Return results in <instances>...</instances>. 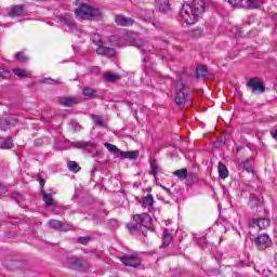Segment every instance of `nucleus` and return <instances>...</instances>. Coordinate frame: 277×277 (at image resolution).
I'll use <instances>...</instances> for the list:
<instances>
[{
    "label": "nucleus",
    "instance_id": "obj_21",
    "mask_svg": "<svg viewBox=\"0 0 277 277\" xmlns=\"http://www.w3.org/2000/svg\"><path fill=\"white\" fill-rule=\"evenodd\" d=\"M217 172H219V176L220 179H227L228 177V169L226 168V166L222 162H219L217 166Z\"/></svg>",
    "mask_w": 277,
    "mask_h": 277
},
{
    "label": "nucleus",
    "instance_id": "obj_8",
    "mask_svg": "<svg viewBox=\"0 0 277 277\" xmlns=\"http://www.w3.org/2000/svg\"><path fill=\"white\" fill-rule=\"evenodd\" d=\"M176 90H179V92L175 95V103L179 106L184 105V103H187V97H185V93L183 92V90H185L183 80L177 81Z\"/></svg>",
    "mask_w": 277,
    "mask_h": 277
},
{
    "label": "nucleus",
    "instance_id": "obj_37",
    "mask_svg": "<svg viewBox=\"0 0 277 277\" xmlns=\"http://www.w3.org/2000/svg\"><path fill=\"white\" fill-rule=\"evenodd\" d=\"M0 77L1 79H10L12 77V72L3 67H0Z\"/></svg>",
    "mask_w": 277,
    "mask_h": 277
},
{
    "label": "nucleus",
    "instance_id": "obj_3",
    "mask_svg": "<svg viewBox=\"0 0 277 277\" xmlns=\"http://www.w3.org/2000/svg\"><path fill=\"white\" fill-rule=\"evenodd\" d=\"M233 8H243L246 10H256L261 5L259 0H226Z\"/></svg>",
    "mask_w": 277,
    "mask_h": 277
},
{
    "label": "nucleus",
    "instance_id": "obj_46",
    "mask_svg": "<svg viewBox=\"0 0 277 277\" xmlns=\"http://www.w3.org/2000/svg\"><path fill=\"white\" fill-rule=\"evenodd\" d=\"M14 237H16V233H12V234L8 233L6 234L8 239H14Z\"/></svg>",
    "mask_w": 277,
    "mask_h": 277
},
{
    "label": "nucleus",
    "instance_id": "obj_4",
    "mask_svg": "<svg viewBox=\"0 0 277 277\" xmlns=\"http://www.w3.org/2000/svg\"><path fill=\"white\" fill-rule=\"evenodd\" d=\"M120 261L126 267H140V255L137 253L124 254L120 258Z\"/></svg>",
    "mask_w": 277,
    "mask_h": 277
},
{
    "label": "nucleus",
    "instance_id": "obj_12",
    "mask_svg": "<svg viewBox=\"0 0 277 277\" xmlns=\"http://www.w3.org/2000/svg\"><path fill=\"white\" fill-rule=\"evenodd\" d=\"M11 18H16L17 16H25V5L17 4L11 8L9 12Z\"/></svg>",
    "mask_w": 277,
    "mask_h": 277
},
{
    "label": "nucleus",
    "instance_id": "obj_52",
    "mask_svg": "<svg viewBox=\"0 0 277 277\" xmlns=\"http://www.w3.org/2000/svg\"><path fill=\"white\" fill-rule=\"evenodd\" d=\"M275 23L277 24V13L273 16Z\"/></svg>",
    "mask_w": 277,
    "mask_h": 277
},
{
    "label": "nucleus",
    "instance_id": "obj_29",
    "mask_svg": "<svg viewBox=\"0 0 277 277\" xmlns=\"http://www.w3.org/2000/svg\"><path fill=\"white\" fill-rule=\"evenodd\" d=\"M6 122L10 127H16V124H18L19 120H18V115H10L9 117L5 118Z\"/></svg>",
    "mask_w": 277,
    "mask_h": 277
},
{
    "label": "nucleus",
    "instance_id": "obj_17",
    "mask_svg": "<svg viewBox=\"0 0 277 277\" xmlns=\"http://www.w3.org/2000/svg\"><path fill=\"white\" fill-rule=\"evenodd\" d=\"M41 196L43 198V202H45L48 207H55V200H53V195L48 194L47 190L42 189Z\"/></svg>",
    "mask_w": 277,
    "mask_h": 277
},
{
    "label": "nucleus",
    "instance_id": "obj_20",
    "mask_svg": "<svg viewBox=\"0 0 277 277\" xmlns=\"http://www.w3.org/2000/svg\"><path fill=\"white\" fill-rule=\"evenodd\" d=\"M133 220L135 223H129L127 225V228L130 230V233L137 230V226H140V214H134Z\"/></svg>",
    "mask_w": 277,
    "mask_h": 277
},
{
    "label": "nucleus",
    "instance_id": "obj_50",
    "mask_svg": "<svg viewBox=\"0 0 277 277\" xmlns=\"http://www.w3.org/2000/svg\"><path fill=\"white\" fill-rule=\"evenodd\" d=\"M203 243H207V239L201 238V239L199 240V245H203Z\"/></svg>",
    "mask_w": 277,
    "mask_h": 277
},
{
    "label": "nucleus",
    "instance_id": "obj_11",
    "mask_svg": "<svg viewBox=\"0 0 277 277\" xmlns=\"http://www.w3.org/2000/svg\"><path fill=\"white\" fill-rule=\"evenodd\" d=\"M154 18H155V13L151 10H146V9L141 10V19H143L144 23L155 26Z\"/></svg>",
    "mask_w": 277,
    "mask_h": 277
},
{
    "label": "nucleus",
    "instance_id": "obj_34",
    "mask_svg": "<svg viewBox=\"0 0 277 277\" xmlns=\"http://www.w3.org/2000/svg\"><path fill=\"white\" fill-rule=\"evenodd\" d=\"M173 174L181 179V181H185L187 179V169L176 170Z\"/></svg>",
    "mask_w": 277,
    "mask_h": 277
},
{
    "label": "nucleus",
    "instance_id": "obj_55",
    "mask_svg": "<svg viewBox=\"0 0 277 277\" xmlns=\"http://www.w3.org/2000/svg\"><path fill=\"white\" fill-rule=\"evenodd\" d=\"M0 226H2L1 222H0Z\"/></svg>",
    "mask_w": 277,
    "mask_h": 277
},
{
    "label": "nucleus",
    "instance_id": "obj_15",
    "mask_svg": "<svg viewBox=\"0 0 277 277\" xmlns=\"http://www.w3.org/2000/svg\"><path fill=\"white\" fill-rule=\"evenodd\" d=\"M140 222L141 226L144 228H150V226H153V219L148 213L141 214Z\"/></svg>",
    "mask_w": 277,
    "mask_h": 277
},
{
    "label": "nucleus",
    "instance_id": "obj_47",
    "mask_svg": "<svg viewBox=\"0 0 277 277\" xmlns=\"http://www.w3.org/2000/svg\"><path fill=\"white\" fill-rule=\"evenodd\" d=\"M43 83H53V79H51V78H45V79L43 80Z\"/></svg>",
    "mask_w": 277,
    "mask_h": 277
},
{
    "label": "nucleus",
    "instance_id": "obj_25",
    "mask_svg": "<svg viewBox=\"0 0 277 277\" xmlns=\"http://www.w3.org/2000/svg\"><path fill=\"white\" fill-rule=\"evenodd\" d=\"M162 243L163 246H170L172 243V234L168 229H164L162 233Z\"/></svg>",
    "mask_w": 277,
    "mask_h": 277
},
{
    "label": "nucleus",
    "instance_id": "obj_23",
    "mask_svg": "<svg viewBox=\"0 0 277 277\" xmlns=\"http://www.w3.org/2000/svg\"><path fill=\"white\" fill-rule=\"evenodd\" d=\"M104 79L110 83H116V81H120V75L118 74H110V72H105L104 74Z\"/></svg>",
    "mask_w": 277,
    "mask_h": 277
},
{
    "label": "nucleus",
    "instance_id": "obj_53",
    "mask_svg": "<svg viewBox=\"0 0 277 277\" xmlns=\"http://www.w3.org/2000/svg\"><path fill=\"white\" fill-rule=\"evenodd\" d=\"M133 187H135V189H137V187H138V186H137V183H134V184H133Z\"/></svg>",
    "mask_w": 277,
    "mask_h": 277
},
{
    "label": "nucleus",
    "instance_id": "obj_40",
    "mask_svg": "<svg viewBox=\"0 0 277 277\" xmlns=\"http://www.w3.org/2000/svg\"><path fill=\"white\" fill-rule=\"evenodd\" d=\"M92 40H93L94 44H96V47H100L101 44H103V39L101 38V35H98V34H94L92 36Z\"/></svg>",
    "mask_w": 277,
    "mask_h": 277
},
{
    "label": "nucleus",
    "instance_id": "obj_18",
    "mask_svg": "<svg viewBox=\"0 0 277 277\" xmlns=\"http://www.w3.org/2000/svg\"><path fill=\"white\" fill-rule=\"evenodd\" d=\"M58 21L63 25H66V27H69V29H75V27H77V24L75 23V21H72V18L68 16H58Z\"/></svg>",
    "mask_w": 277,
    "mask_h": 277
},
{
    "label": "nucleus",
    "instance_id": "obj_13",
    "mask_svg": "<svg viewBox=\"0 0 277 277\" xmlns=\"http://www.w3.org/2000/svg\"><path fill=\"white\" fill-rule=\"evenodd\" d=\"M67 263L74 267V269L76 271H81L85 267V262L81 259H77V258H69L67 259Z\"/></svg>",
    "mask_w": 277,
    "mask_h": 277
},
{
    "label": "nucleus",
    "instance_id": "obj_5",
    "mask_svg": "<svg viewBox=\"0 0 277 277\" xmlns=\"http://www.w3.org/2000/svg\"><path fill=\"white\" fill-rule=\"evenodd\" d=\"M247 85L251 88L253 94H263V92H265V84H263V81L258 77L251 78Z\"/></svg>",
    "mask_w": 277,
    "mask_h": 277
},
{
    "label": "nucleus",
    "instance_id": "obj_19",
    "mask_svg": "<svg viewBox=\"0 0 277 277\" xmlns=\"http://www.w3.org/2000/svg\"><path fill=\"white\" fill-rule=\"evenodd\" d=\"M156 5L159 8L160 12H170L169 0H156Z\"/></svg>",
    "mask_w": 277,
    "mask_h": 277
},
{
    "label": "nucleus",
    "instance_id": "obj_41",
    "mask_svg": "<svg viewBox=\"0 0 277 277\" xmlns=\"http://www.w3.org/2000/svg\"><path fill=\"white\" fill-rule=\"evenodd\" d=\"M83 94H84V96H89V97L96 96V90L90 89V88H85L83 90Z\"/></svg>",
    "mask_w": 277,
    "mask_h": 277
},
{
    "label": "nucleus",
    "instance_id": "obj_48",
    "mask_svg": "<svg viewBox=\"0 0 277 277\" xmlns=\"http://www.w3.org/2000/svg\"><path fill=\"white\" fill-rule=\"evenodd\" d=\"M161 189H163L164 192H167V194H170V188L163 186V185H160Z\"/></svg>",
    "mask_w": 277,
    "mask_h": 277
},
{
    "label": "nucleus",
    "instance_id": "obj_6",
    "mask_svg": "<svg viewBox=\"0 0 277 277\" xmlns=\"http://www.w3.org/2000/svg\"><path fill=\"white\" fill-rule=\"evenodd\" d=\"M255 246L258 250H267V248L272 247V238H269V235L267 234H262L258 236Z\"/></svg>",
    "mask_w": 277,
    "mask_h": 277
},
{
    "label": "nucleus",
    "instance_id": "obj_1",
    "mask_svg": "<svg viewBox=\"0 0 277 277\" xmlns=\"http://www.w3.org/2000/svg\"><path fill=\"white\" fill-rule=\"evenodd\" d=\"M205 14V0H194L193 4H183L181 16L187 25H194Z\"/></svg>",
    "mask_w": 277,
    "mask_h": 277
},
{
    "label": "nucleus",
    "instance_id": "obj_16",
    "mask_svg": "<svg viewBox=\"0 0 277 277\" xmlns=\"http://www.w3.org/2000/svg\"><path fill=\"white\" fill-rule=\"evenodd\" d=\"M79 101L76 97H62L60 100V104L63 105V107H72L74 105H77Z\"/></svg>",
    "mask_w": 277,
    "mask_h": 277
},
{
    "label": "nucleus",
    "instance_id": "obj_49",
    "mask_svg": "<svg viewBox=\"0 0 277 277\" xmlns=\"http://www.w3.org/2000/svg\"><path fill=\"white\" fill-rule=\"evenodd\" d=\"M197 34V36H202V30L201 29H197L195 30V35Z\"/></svg>",
    "mask_w": 277,
    "mask_h": 277
},
{
    "label": "nucleus",
    "instance_id": "obj_54",
    "mask_svg": "<svg viewBox=\"0 0 277 277\" xmlns=\"http://www.w3.org/2000/svg\"><path fill=\"white\" fill-rule=\"evenodd\" d=\"M189 105H192V100H188Z\"/></svg>",
    "mask_w": 277,
    "mask_h": 277
},
{
    "label": "nucleus",
    "instance_id": "obj_36",
    "mask_svg": "<svg viewBox=\"0 0 277 277\" xmlns=\"http://www.w3.org/2000/svg\"><path fill=\"white\" fill-rule=\"evenodd\" d=\"M15 60L22 63L29 62V57L25 55V52H17Z\"/></svg>",
    "mask_w": 277,
    "mask_h": 277
},
{
    "label": "nucleus",
    "instance_id": "obj_14",
    "mask_svg": "<svg viewBox=\"0 0 277 277\" xmlns=\"http://www.w3.org/2000/svg\"><path fill=\"white\" fill-rule=\"evenodd\" d=\"M153 205H155V197H153V195L147 194L145 197H143L142 207L144 209L150 211V209H153Z\"/></svg>",
    "mask_w": 277,
    "mask_h": 277
},
{
    "label": "nucleus",
    "instance_id": "obj_22",
    "mask_svg": "<svg viewBox=\"0 0 277 277\" xmlns=\"http://www.w3.org/2000/svg\"><path fill=\"white\" fill-rule=\"evenodd\" d=\"M255 224L260 230H265L266 228H269L271 221L269 219H258Z\"/></svg>",
    "mask_w": 277,
    "mask_h": 277
},
{
    "label": "nucleus",
    "instance_id": "obj_9",
    "mask_svg": "<svg viewBox=\"0 0 277 277\" xmlns=\"http://www.w3.org/2000/svg\"><path fill=\"white\" fill-rule=\"evenodd\" d=\"M115 23L116 25H119V27H131L135 23V19L123 15H117L115 16Z\"/></svg>",
    "mask_w": 277,
    "mask_h": 277
},
{
    "label": "nucleus",
    "instance_id": "obj_35",
    "mask_svg": "<svg viewBox=\"0 0 277 277\" xmlns=\"http://www.w3.org/2000/svg\"><path fill=\"white\" fill-rule=\"evenodd\" d=\"M150 174H153V176H156L157 174H159V167L157 166V161L151 160L150 161Z\"/></svg>",
    "mask_w": 277,
    "mask_h": 277
},
{
    "label": "nucleus",
    "instance_id": "obj_31",
    "mask_svg": "<svg viewBox=\"0 0 277 277\" xmlns=\"http://www.w3.org/2000/svg\"><path fill=\"white\" fill-rule=\"evenodd\" d=\"M209 75V70L205 66L197 68V79H205Z\"/></svg>",
    "mask_w": 277,
    "mask_h": 277
},
{
    "label": "nucleus",
    "instance_id": "obj_24",
    "mask_svg": "<svg viewBox=\"0 0 277 277\" xmlns=\"http://www.w3.org/2000/svg\"><path fill=\"white\" fill-rule=\"evenodd\" d=\"M92 120L95 123V127H100V129H105V127H107V124H105V121L103 120V118L98 115H91Z\"/></svg>",
    "mask_w": 277,
    "mask_h": 277
},
{
    "label": "nucleus",
    "instance_id": "obj_26",
    "mask_svg": "<svg viewBox=\"0 0 277 277\" xmlns=\"http://www.w3.org/2000/svg\"><path fill=\"white\" fill-rule=\"evenodd\" d=\"M67 167L68 170H70V172H74L75 174H77V172H81V167L79 166V163H77V161H68Z\"/></svg>",
    "mask_w": 277,
    "mask_h": 277
},
{
    "label": "nucleus",
    "instance_id": "obj_38",
    "mask_svg": "<svg viewBox=\"0 0 277 277\" xmlns=\"http://www.w3.org/2000/svg\"><path fill=\"white\" fill-rule=\"evenodd\" d=\"M92 241V237L90 236H84V237H79L78 238V243H81V246H88Z\"/></svg>",
    "mask_w": 277,
    "mask_h": 277
},
{
    "label": "nucleus",
    "instance_id": "obj_30",
    "mask_svg": "<svg viewBox=\"0 0 277 277\" xmlns=\"http://www.w3.org/2000/svg\"><path fill=\"white\" fill-rule=\"evenodd\" d=\"M14 144L12 143V138L8 137L4 138L2 142H0V148L4 150H9V148H12Z\"/></svg>",
    "mask_w": 277,
    "mask_h": 277
},
{
    "label": "nucleus",
    "instance_id": "obj_10",
    "mask_svg": "<svg viewBox=\"0 0 277 277\" xmlns=\"http://www.w3.org/2000/svg\"><path fill=\"white\" fill-rule=\"evenodd\" d=\"M96 53H97V55H105L106 57H115L116 49L105 47L102 43L101 45H97Z\"/></svg>",
    "mask_w": 277,
    "mask_h": 277
},
{
    "label": "nucleus",
    "instance_id": "obj_27",
    "mask_svg": "<svg viewBox=\"0 0 277 277\" xmlns=\"http://www.w3.org/2000/svg\"><path fill=\"white\" fill-rule=\"evenodd\" d=\"M74 148H93L94 143L92 142H75L72 144Z\"/></svg>",
    "mask_w": 277,
    "mask_h": 277
},
{
    "label": "nucleus",
    "instance_id": "obj_39",
    "mask_svg": "<svg viewBox=\"0 0 277 277\" xmlns=\"http://www.w3.org/2000/svg\"><path fill=\"white\" fill-rule=\"evenodd\" d=\"M10 129V126L8 123V119L3 118L0 119V131H8Z\"/></svg>",
    "mask_w": 277,
    "mask_h": 277
},
{
    "label": "nucleus",
    "instance_id": "obj_45",
    "mask_svg": "<svg viewBox=\"0 0 277 277\" xmlns=\"http://www.w3.org/2000/svg\"><path fill=\"white\" fill-rule=\"evenodd\" d=\"M271 135L274 140H277V127L271 129Z\"/></svg>",
    "mask_w": 277,
    "mask_h": 277
},
{
    "label": "nucleus",
    "instance_id": "obj_33",
    "mask_svg": "<svg viewBox=\"0 0 277 277\" xmlns=\"http://www.w3.org/2000/svg\"><path fill=\"white\" fill-rule=\"evenodd\" d=\"M10 197L12 198V200H15L17 205H23V202H25V197H23V195L18 193H13L10 195Z\"/></svg>",
    "mask_w": 277,
    "mask_h": 277
},
{
    "label": "nucleus",
    "instance_id": "obj_42",
    "mask_svg": "<svg viewBox=\"0 0 277 277\" xmlns=\"http://www.w3.org/2000/svg\"><path fill=\"white\" fill-rule=\"evenodd\" d=\"M104 146L109 150L110 153H118L120 149L116 145H113L110 143H104Z\"/></svg>",
    "mask_w": 277,
    "mask_h": 277
},
{
    "label": "nucleus",
    "instance_id": "obj_28",
    "mask_svg": "<svg viewBox=\"0 0 277 277\" xmlns=\"http://www.w3.org/2000/svg\"><path fill=\"white\" fill-rule=\"evenodd\" d=\"M121 159H137V153L135 151H120Z\"/></svg>",
    "mask_w": 277,
    "mask_h": 277
},
{
    "label": "nucleus",
    "instance_id": "obj_7",
    "mask_svg": "<svg viewBox=\"0 0 277 277\" xmlns=\"http://www.w3.org/2000/svg\"><path fill=\"white\" fill-rule=\"evenodd\" d=\"M49 226L50 228H53L54 230H61L62 233H68V230H72V225L57 220H50Z\"/></svg>",
    "mask_w": 277,
    "mask_h": 277
},
{
    "label": "nucleus",
    "instance_id": "obj_32",
    "mask_svg": "<svg viewBox=\"0 0 277 277\" xmlns=\"http://www.w3.org/2000/svg\"><path fill=\"white\" fill-rule=\"evenodd\" d=\"M14 75H16V77H19V79H25L27 77H29V72H27L24 69L21 68H15L13 69Z\"/></svg>",
    "mask_w": 277,
    "mask_h": 277
},
{
    "label": "nucleus",
    "instance_id": "obj_51",
    "mask_svg": "<svg viewBox=\"0 0 277 277\" xmlns=\"http://www.w3.org/2000/svg\"><path fill=\"white\" fill-rule=\"evenodd\" d=\"M131 36L135 40L137 38V32H131Z\"/></svg>",
    "mask_w": 277,
    "mask_h": 277
},
{
    "label": "nucleus",
    "instance_id": "obj_43",
    "mask_svg": "<svg viewBox=\"0 0 277 277\" xmlns=\"http://www.w3.org/2000/svg\"><path fill=\"white\" fill-rule=\"evenodd\" d=\"M37 181L39 182V184H40V187H44V185H45V183H47V181L42 177V175L41 174H38L37 175Z\"/></svg>",
    "mask_w": 277,
    "mask_h": 277
},
{
    "label": "nucleus",
    "instance_id": "obj_44",
    "mask_svg": "<svg viewBox=\"0 0 277 277\" xmlns=\"http://www.w3.org/2000/svg\"><path fill=\"white\" fill-rule=\"evenodd\" d=\"M250 205L251 207L259 206L261 205V201H258V199L254 196H252L250 199Z\"/></svg>",
    "mask_w": 277,
    "mask_h": 277
},
{
    "label": "nucleus",
    "instance_id": "obj_2",
    "mask_svg": "<svg viewBox=\"0 0 277 277\" xmlns=\"http://www.w3.org/2000/svg\"><path fill=\"white\" fill-rule=\"evenodd\" d=\"M76 15L82 18V21H92V18H101L103 13L98 9H94L88 4H81L79 9H76Z\"/></svg>",
    "mask_w": 277,
    "mask_h": 277
}]
</instances>
